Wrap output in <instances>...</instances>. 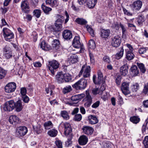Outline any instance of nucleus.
Masks as SVG:
<instances>
[{"label":"nucleus","mask_w":148,"mask_h":148,"mask_svg":"<svg viewBox=\"0 0 148 148\" xmlns=\"http://www.w3.org/2000/svg\"><path fill=\"white\" fill-rule=\"evenodd\" d=\"M148 91V82L146 84H145L144 86V88L143 90V92L146 94L147 93Z\"/></svg>","instance_id":"obj_61"},{"label":"nucleus","mask_w":148,"mask_h":148,"mask_svg":"<svg viewBox=\"0 0 148 148\" xmlns=\"http://www.w3.org/2000/svg\"><path fill=\"white\" fill-rule=\"evenodd\" d=\"M3 36L5 40L7 41H11L10 40L14 38L13 32L7 28H3Z\"/></svg>","instance_id":"obj_4"},{"label":"nucleus","mask_w":148,"mask_h":148,"mask_svg":"<svg viewBox=\"0 0 148 148\" xmlns=\"http://www.w3.org/2000/svg\"><path fill=\"white\" fill-rule=\"evenodd\" d=\"M71 99L73 101H74V103H77L79 101V99L78 98L77 95H75L72 96L71 97Z\"/></svg>","instance_id":"obj_50"},{"label":"nucleus","mask_w":148,"mask_h":148,"mask_svg":"<svg viewBox=\"0 0 148 148\" xmlns=\"http://www.w3.org/2000/svg\"><path fill=\"white\" fill-rule=\"evenodd\" d=\"M143 143L145 148H148V136H146L143 140Z\"/></svg>","instance_id":"obj_54"},{"label":"nucleus","mask_w":148,"mask_h":148,"mask_svg":"<svg viewBox=\"0 0 148 148\" xmlns=\"http://www.w3.org/2000/svg\"><path fill=\"white\" fill-rule=\"evenodd\" d=\"M52 123L50 121L46 122L44 125L45 129L49 130L52 127Z\"/></svg>","instance_id":"obj_42"},{"label":"nucleus","mask_w":148,"mask_h":148,"mask_svg":"<svg viewBox=\"0 0 148 148\" xmlns=\"http://www.w3.org/2000/svg\"><path fill=\"white\" fill-rule=\"evenodd\" d=\"M68 60L72 64L75 63L78 61V57L75 55H72L68 58Z\"/></svg>","instance_id":"obj_24"},{"label":"nucleus","mask_w":148,"mask_h":148,"mask_svg":"<svg viewBox=\"0 0 148 148\" xmlns=\"http://www.w3.org/2000/svg\"><path fill=\"white\" fill-rule=\"evenodd\" d=\"M83 77L84 78L89 77L90 76V67L89 66H86L83 65L79 72V77L82 75L83 72Z\"/></svg>","instance_id":"obj_5"},{"label":"nucleus","mask_w":148,"mask_h":148,"mask_svg":"<svg viewBox=\"0 0 148 148\" xmlns=\"http://www.w3.org/2000/svg\"><path fill=\"white\" fill-rule=\"evenodd\" d=\"M60 44V42L58 40H54L52 43V46L53 48H55L56 49H57L58 48Z\"/></svg>","instance_id":"obj_34"},{"label":"nucleus","mask_w":148,"mask_h":148,"mask_svg":"<svg viewBox=\"0 0 148 148\" xmlns=\"http://www.w3.org/2000/svg\"><path fill=\"white\" fill-rule=\"evenodd\" d=\"M82 115L80 114H77L75 115L74 120L75 121H80L82 119Z\"/></svg>","instance_id":"obj_49"},{"label":"nucleus","mask_w":148,"mask_h":148,"mask_svg":"<svg viewBox=\"0 0 148 148\" xmlns=\"http://www.w3.org/2000/svg\"><path fill=\"white\" fill-rule=\"evenodd\" d=\"M41 11L38 9L35 10L33 12L34 15L38 18H39L40 17L41 15Z\"/></svg>","instance_id":"obj_45"},{"label":"nucleus","mask_w":148,"mask_h":148,"mask_svg":"<svg viewBox=\"0 0 148 148\" xmlns=\"http://www.w3.org/2000/svg\"><path fill=\"white\" fill-rule=\"evenodd\" d=\"M130 120L133 123L137 124L139 122L140 118L136 116H133L130 118Z\"/></svg>","instance_id":"obj_41"},{"label":"nucleus","mask_w":148,"mask_h":148,"mask_svg":"<svg viewBox=\"0 0 148 148\" xmlns=\"http://www.w3.org/2000/svg\"><path fill=\"white\" fill-rule=\"evenodd\" d=\"M146 51L147 49L143 47L139 49L138 52L140 54H144L146 52Z\"/></svg>","instance_id":"obj_58"},{"label":"nucleus","mask_w":148,"mask_h":148,"mask_svg":"<svg viewBox=\"0 0 148 148\" xmlns=\"http://www.w3.org/2000/svg\"><path fill=\"white\" fill-rule=\"evenodd\" d=\"M124 52V49L123 47H122L120 50V51L118 52L115 55V58L119 60L123 56Z\"/></svg>","instance_id":"obj_30"},{"label":"nucleus","mask_w":148,"mask_h":148,"mask_svg":"<svg viewBox=\"0 0 148 148\" xmlns=\"http://www.w3.org/2000/svg\"><path fill=\"white\" fill-rule=\"evenodd\" d=\"M60 65L59 62L56 60L49 61L48 67L53 75H55L56 70L59 68Z\"/></svg>","instance_id":"obj_1"},{"label":"nucleus","mask_w":148,"mask_h":148,"mask_svg":"<svg viewBox=\"0 0 148 148\" xmlns=\"http://www.w3.org/2000/svg\"><path fill=\"white\" fill-rule=\"evenodd\" d=\"M85 99L87 101L85 103V106H86L87 107H89L92 103V100L91 96L88 93H86V96Z\"/></svg>","instance_id":"obj_25"},{"label":"nucleus","mask_w":148,"mask_h":148,"mask_svg":"<svg viewBox=\"0 0 148 148\" xmlns=\"http://www.w3.org/2000/svg\"><path fill=\"white\" fill-rule=\"evenodd\" d=\"M62 116L66 120H68L69 118L68 113L66 111H62L61 112Z\"/></svg>","instance_id":"obj_38"},{"label":"nucleus","mask_w":148,"mask_h":148,"mask_svg":"<svg viewBox=\"0 0 148 148\" xmlns=\"http://www.w3.org/2000/svg\"><path fill=\"white\" fill-rule=\"evenodd\" d=\"M9 121L10 123L12 124H13V123L19 122L18 117L15 115L11 116L9 118Z\"/></svg>","instance_id":"obj_27"},{"label":"nucleus","mask_w":148,"mask_h":148,"mask_svg":"<svg viewBox=\"0 0 148 148\" xmlns=\"http://www.w3.org/2000/svg\"><path fill=\"white\" fill-rule=\"evenodd\" d=\"M73 45L75 48H80V51L82 52L84 50L83 46L81 45L80 42V38L77 36L75 37L72 43Z\"/></svg>","instance_id":"obj_6"},{"label":"nucleus","mask_w":148,"mask_h":148,"mask_svg":"<svg viewBox=\"0 0 148 148\" xmlns=\"http://www.w3.org/2000/svg\"><path fill=\"white\" fill-rule=\"evenodd\" d=\"M56 145L58 148H62V143L60 140H58L56 142Z\"/></svg>","instance_id":"obj_62"},{"label":"nucleus","mask_w":148,"mask_h":148,"mask_svg":"<svg viewBox=\"0 0 148 148\" xmlns=\"http://www.w3.org/2000/svg\"><path fill=\"white\" fill-rule=\"evenodd\" d=\"M87 85V81L85 79L82 78L72 85L73 88L75 89L82 90L84 89Z\"/></svg>","instance_id":"obj_2"},{"label":"nucleus","mask_w":148,"mask_h":148,"mask_svg":"<svg viewBox=\"0 0 148 148\" xmlns=\"http://www.w3.org/2000/svg\"><path fill=\"white\" fill-rule=\"evenodd\" d=\"M137 64L140 69V72L142 73H145L146 71V69L144 65L142 63L137 62Z\"/></svg>","instance_id":"obj_32"},{"label":"nucleus","mask_w":148,"mask_h":148,"mask_svg":"<svg viewBox=\"0 0 148 148\" xmlns=\"http://www.w3.org/2000/svg\"><path fill=\"white\" fill-rule=\"evenodd\" d=\"M16 88V83L12 82L7 84L5 87V91L6 92L10 93L14 92Z\"/></svg>","instance_id":"obj_9"},{"label":"nucleus","mask_w":148,"mask_h":148,"mask_svg":"<svg viewBox=\"0 0 148 148\" xmlns=\"http://www.w3.org/2000/svg\"><path fill=\"white\" fill-rule=\"evenodd\" d=\"M20 93L21 94V96L26 95L27 93V90L26 88L22 87L20 89Z\"/></svg>","instance_id":"obj_52"},{"label":"nucleus","mask_w":148,"mask_h":148,"mask_svg":"<svg viewBox=\"0 0 148 148\" xmlns=\"http://www.w3.org/2000/svg\"><path fill=\"white\" fill-rule=\"evenodd\" d=\"M40 46L41 48L43 50L47 51L49 50L50 49L48 45L45 41L41 42Z\"/></svg>","instance_id":"obj_33"},{"label":"nucleus","mask_w":148,"mask_h":148,"mask_svg":"<svg viewBox=\"0 0 148 148\" xmlns=\"http://www.w3.org/2000/svg\"><path fill=\"white\" fill-rule=\"evenodd\" d=\"M144 21V18L142 16H140L138 18L137 21L139 25H141Z\"/></svg>","instance_id":"obj_57"},{"label":"nucleus","mask_w":148,"mask_h":148,"mask_svg":"<svg viewBox=\"0 0 148 148\" xmlns=\"http://www.w3.org/2000/svg\"><path fill=\"white\" fill-rule=\"evenodd\" d=\"M128 67L127 66L123 65L120 68V72L122 75L124 76L127 75L128 73Z\"/></svg>","instance_id":"obj_23"},{"label":"nucleus","mask_w":148,"mask_h":148,"mask_svg":"<svg viewBox=\"0 0 148 148\" xmlns=\"http://www.w3.org/2000/svg\"><path fill=\"white\" fill-rule=\"evenodd\" d=\"M27 132V129L25 126L20 127L17 128L16 134L18 136H24L25 135Z\"/></svg>","instance_id":"obj_10"},{"label":"nucleus","mask_w":148,"mask_h":148,"mask_svg":"<svg viewBox=\"0 0 148 148\" xmlns=\"http://www.w3.org/2000/svg\"><path fill=\"white\" fill-rule=\"evenodd\" d=\"M68 138V140L67 141L65 142V145L66 147H69L71 145L72 143V142L71 140L73 137V135H70L66 136Z\"/></svg>","instance_id":"obj_29"},{"label":"nucleus","mask_w":148,"mask_h":148,"mask_svg":"<svg viewBox=\"0 0 148 148\" xmlns=\"http://www.w3.org/2000/svg\"><path fill=\"white\" fill-rule=\"evenodd\" d=\"M21 7L23 12L28 13L29 11V3L26 0H24L21 2Z\"/></svg>","instance_id":"obj_12"},{"label":"nucleus","mask_w":148,"mask_h":148,"mask_svg":"<svg viewBox=\"0 0 148 148\" xmlns=\"http://www.w3.org/2000/svg\"><path fill=\"white\" fill-rule=\"evenodd\" d=\"M103 74L101 73H98V84H101L103 80Z\"/></svg>","instance_id":"obj_51"},{"label":"nucleus","mask_w":148,"mask_h":148,"mask_svg":"<svg viewBox=\"0 0 148 148\" xmlns=\"http://www.w3.org/2000/svg\"><path fill=\"white\" fill-rule=\"evenodd\" d=\"M133 86V90L135 92H136L138 89L139 87V85L137 83H136L134 84Z\"/></svg>","instance_id":"obj_63"},{"label":"nucleus","mask_w":148,"mask_h":148,"mask_svg":"<svg viewBox=\"0 0 148 148\" xmlns=\"http://www.w3.org/2000/svg\"><path fill=\"white\" fill-rule=\"evenodd\" d=\"M57 17L58 18L56 20L55 23V27H52L51 31L52 32H56L59 31L62 28V23L64 21V17L63 16L57 15Z\"/></svg>","instance_id":"obj_3"},{"label":"nucleus","mask_w":148,"mask_h":148,"mask_svg":"<svg viewBox=\"0 0 148 148\" xmlns=\"http://www.w3.org/2000/svg\"><path fill=\"white\" fill-rule=\"evenodd\" d=\"M12 51L11 48L8 46L6 45L3 48V53L10 52Z\"/></svg>","instance_id":"obj_48"},{"label":"nucleus","mask_w":148,"mask_h":148,"mask_svg":"<svg viewBox=\"0 0 148 148\" xmlns=\"http://www.w3.org/2000/svg\"><path fill=\"white\" fill-rule=\"evenodd\" d=\"M58 134V131L55 129H52L50 130L48 132V134L50 136L55 137Z\"/></svg>","instance_id":"obj_35"},{"label":"nucleus","mask_w":148,"mask_h":148,"mask_svg":"<svg viewBox=\"0 0 148 148\" xmlns=\"http://www.w3.org/2000/svg\"><path fill=\"white\" fill-rule=\"evenodd\" d=\"M111 40V44L113 47H116L120 45L121 39L119 36L117 35L113 36Z\"/></svg>","instance_id":"obj_7"},{"label":"nucleus","mask_w":148,"mask_h":148,"mask_svg":"<svg viewBox=\"0 0 148 148\" xmlns=\"http://www.w3.org/2000/svg\"><path fill=\"white\" fill-rule=\"evenodd\" d=\"M22 98L23 101L25 103H27L29 101V99L28 97L26 95L23 96H21Z\"/></svg>","instance_id":"obj_55"},{"label":"nucleus","mask_w":148,"mask_h":148,"mask_svg":"<svg viewBox=\"0 0 148 148\" xmlns=\"http://www.w3.org/2000/svg\"><path fill=\"white\" fill-rule=\"evenodd\" d=\"M100 103L99 101H97L95 103H94L92 106V107L94 108H97L99 106Z\"/></svg>","instance_id":"obj_60"},{"label":"nucleus","mask_w":148,"mask_h":148,"mask_svg":"<svg viewBox=\"0 0 148 148\" xmlns=\"http://www.w3.org/2000/svg\"><path fill=\"white\" fill-rule=\"evenodd\" d=\"M131 74L134 77L138 76L139 74V71L137 66H132L130 69Z\"/></svg>","instance_id":"obj_21"},{"label":"nucleus","mask_w":148,"mask_h":148,"mask_svg":"<svg viewBox=\"0 0 148 148\" xmlns=\"http://www.w3.org/2000/svg\"><path fill=\"white\" fill-rule=\"evenodd\" d=\"M75 21L77 23L81 25H85L87 23V21L82 18H78L76 19Z\"/></svg>","instance_id":"obj_36"},{"label":"nucleus","mask_w":148,"mask_h":148,"mask_svg":"<svg viewBox=\"0 0 148 148\" xmlns=\"http://www.w3.org/2000/svg\"><path fill=\"white\" fill-rule=\"evenodd\" d=\"M106 89V87L104 84H102L99 90V94H102L103 91H104Z\"/></svg>","instance_id":"obj_56"},{"label":"nucleus","mask_w":148,"mask_h":148,"mask_svg":"<svg viewBox=\"0 0 148 148\" xmlns=\"http://www.w3.org/2000/svg\"><path fill=\"white\" fill-rule=\"evenodd\" d=\"M58 83H61L64 82V74L61 72L58 73L56 76Z\"/></svg>","instance_id":"obj_19"},{"label":"nucleus","mask_w":148,"mask_h":148,"mask_svg":"<svg viewBox=\"0 0 148 148\" xmlns=\"http://www.w3.org/2000/svg\"><path fill=\"white\" fill-rule=\"evenodd\" d=\"M72 90V88L70 85H68L64 87L63 89L62 92L64 94H66L70 92Z\"/></svg>","instance_id":"obj_37"},{"label":"nucleus","mask_w":148,"mask_h":148,"mask_svg":"<svg viewBox=\"0 0 148 148\" xmlns=\"http://www.w3.org/2000/svg\"><path fill=\"white\" fill-rule=\"evenodd\" d=\"M83 133L87 135H91L94 131L93 128L90 126H84L82 128Z\"/></svg>","instance_id":"obj_14"},{"label":"nucleus","mask_w":148,"mask_h":148,"mask_svg":"<svg viewBox=\"0 0 148 148\" xmlns=\"http://www.w3.org/2000/svg\"><path fill=\"white\" fill-rule=\"evenodd\" d=\"M89 47L91 49H94L95 47V44L93 40H90L88 43Z\"/></svg>","instance_id":"obj_43"},{"label":"nucleus","mask_w":148,"mask_h":148,"mask_svg":"<svg viewBox=\"0 0 148 148\" xmlns=\"http://www.w3.org/2000/svg\"><path fill=\"white\" fill-rule=\"evenodd\" d=\"M123 10L125 14L128 16H131L132 15V14L124 8L123 7Z\"/></svg>","instance_id":"obj_59"},{"label":"nucleus","mask_w":148,"mask_h":148,"mask_svg":"<svg viewBox=\"0 0 148 148\" xmlns=\"http://www.w3.org/2000/svg\"><path fill=\"white\" fill-rule=\"evenodd\" d=\"M6 74V71L0 66V79L4 78Z\"/></svg>","instance_id":"obj_40"},{"label":"nucleus","mask_w":148,"mask_h":148,"mask_svg":"<svg viewBox=\"0 0 148 148\" xmlns=\"http://www.w3.org/2000/svg\"><path fill=\"white\" fill-rule=\"evenodd\" d=\"M134 57V55L131 51H127L126 53V58L128 60H132Z\"/></svg>","instance_id":"obj_28"},{"label":"nucleus","mask_w":148,"mask_h":148,"mask_svg":"<svg viewBox=\"0 0 148 148\" xmlns=\"http://www.w3.org/2000/svg\"><path fill=\"white\" fill-rule=\"evenodd\" d=\"M14 101L13 100L7 101L4 104L3 110L6 111L10 112L12 111L14 109Z\"/></svg>","instance_id":"obj_8"},{"label":"nucleus","mask_w":148,"mask_h":148,"mask_svg":"<svg viewBox=\"0 0 148 148\" xmlns=\"http://www.w3.org/2000/svg\"><path fill=\"white\" fill-rule=\"evenodd\" d=\"M103 60L104 61L108 63L110 62V60L109 57L105 56L103 58Z\"/></svg>","instance_id":"obj_64"},{"label":"nucleus","mask_w":148,"mask_h":148,"mask_svg":"<svg viewBox=\"0 0 148 148\" xmlns=\"http://www.w3.org/2000/svg\"><path fill=\"white\" fill-rule=\"evenodd\" d=\"M14 109L15 108L16 112H19L21 111L23 108V106L22 102L20 100H18L16 102L14 101Z\"/></svg>","instance_id":"obj_15"},{"label":"nucleus","mask_w":148,"mask_h":148,"mask_svg":"<svg viewBox=\"0 0 148 148\" xmlns=\"http://www.w3.org/2000/svg\"><path fill=\"white\" fill-rule=\"evenodd\" d=\"M64 82H68L71 80V76L69 74H64Z\"/></svg>","instance_id":"obj_46"},{"label":"nucleus","mask_w":148,"mask_h":148,"mask_svg":"<svg viewBox=\"0 0 148 148\" xmlns=\"http://www.w3.org/2000/svg\"><path fill=\"white\" fill-rule=\"evenodd\" d=\"M88 141V138L85 135H83L80 136L78 139V142L79 145H86Z\"/></svg>","instance_id":"obj_17"},{"label":"nucleus","mask_w":148,"mask_h":148,"mask_svg":"<svg viewBox=\"0 0 148 148\" xmlns=\"http://www.w3.org/2000/svg\"><path fill=\"white\" fill-rule=\"evenodd\" d=\"M41 7L44 12L46 14H48L52 10L51 8L46 6L43 4L42 5Z\"/></svg>","instance_id":"obj_39"},{"label":"nucleus","mask_w":148,"mask_h":148,"mask_svg":"<svg viewBox=\"0 0 148 148\" xmlns=\"http://www.w3.org/2000/svg\"><path fill=\"white\" fill-rule=\"evenodd\" d=\"M46 3L47 5H50L51 7L56 6L57 5L56 0H46Z\"/></svg>","instance_id":"obj_31"},{"label":"nucleus","mask_w":148,"mask_h":148,"mask_svg":"<svg viewBox=\"0 0 148 148\" xmlns=\"http://www.w3.org/2000/svg\"><path fill=\"white\" fill-rule=\"evenodd\" d=\"M110 34V31L109 29L101 30V36L103 38H107Z\"/></svg>","instance_id":"obj_22"},{"label":"nucleus","mask_w":148,"mask_h":148,"mask_svg":"<svg viewBox=\"0 0 148 148\" xmlns=\"http://www.w3.org/2000/svg\"><path fill=\"white\" fill-rule=\"evenodd\" d=\"M97 0H87V5L90 8H93L96 4Z\"/></svg>","instance_id":"obj_26"},{"label":"nucleus","mask_w":148,"mask_h":148,"mask_svg":"<svg viewBox=\"0 0 148 148\" xmlns=\"http://www.w3.org/2000/svg\"><path fill=\"white\" fill-rule=\"evenodd\" d=\"M121 79V75L119 74H117L116 77L115 79L116 83L118 86L120 85Z\"/></svg>","instance_id":"obj_47"},{"label":"nucleus","mask_w":148,"mask_h":148,"mask_svg":"<svg viewBox=\"0 0 148 148\" xmlns=\"http://www.w3.org/2000/svg\"><path fill=\"white\" fill-rule=\"evenodd\" d=\"M142 5V2L140 0H137L134 2L132 5L134 10H138L141 8Z\"/></svg>","instance_id":"obj_18"},{"label":"nucleus","mask_w":148,"mask_h":148,"mask_svg":"<svg viewBox=\"0 0 148 148\" xmlns=\"http://www.w3.org/2000/svg\"><path fill=\"white\" fill-rule=\"evenodd\" d=\"M62 36L64 39L69 40L72 38V34L70 31L66 29L63 32Z\"/></svg>","instance_id":"obj_16"},{"label":"nucleus","mask_w":148,"mask_h":148,"mask_svg":"<svg viewBox=\"0 0 148 148\" xmlns=\"http://www.w3.org/2000/svg\"><path fill=\"white\" fill-rule=\"evenodd\" d=\"M85 27L87 29V31L90 35L94 37L95 36V34L93 29L88 25L85 26Z\"/></svg>","instance_id":"obj_44"},{"label":"nucleus","mask_w":148,"mask_h":148,"mask_svg":"<svg viewBox=\"0 0 148 148\" xmlns=\"http://www.w3.org/2000/svg\"><path fill=\"white\" fill-rule=\"evenodd\" d=\"M64 133L65 136L72 135V130L70 124L68 123H65L64 124Z\"/></svg>","instance_id":"obj_13"},{"label":"nucleus","mask_w":148,"mask_h":148,"mask_svg":"<svg viewBox=\"0 0 148 148\" xmlns=\"http://www.w3.org/2000/svg\"><path fill=\"white\" fill-rule=\"evenodd\" d=\"M3 56L6 59H10L12 58V51H11L10 52H9L4 53Z\"/></svg>","instance_id":"obj_53"},{"label":"nucleus","mask_w":148,"mask_h":148,"mask_svg":"<svg viewBox=\"0 0 148 148\" xmlns=\"http://www.w3.org/2000/svg\"><path fill=\"white\" fill-rule=\"evenodd\" d=\"M88 120L89 123L91 124H95L97 123L98 121L96 116L91 115L88 117Z\"/></svg>","instance_id":"obj_20"},{"label":"nucleus","mask_w":148,"mask_h":148,"mask_svg":"<svg viewBox=\"0 0 148 148\" xmlns=\"http://www.w3.org/2000/svg\"><path fill=\"white\" fill-rule=\"evenodd\" d=\"M129 84L126 82H124L122 83L121 86V90L122 92L126 95L130 93L129 89Z\"/></svg>","instance_id":"obj_11"}]
</instances>
